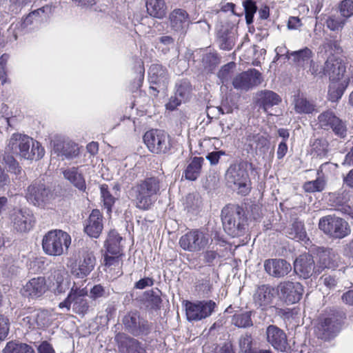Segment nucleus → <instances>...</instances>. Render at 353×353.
I'll use <instances>...</instances> for the list:
<instances>
[{"instance_id": "15", "label": "nucleus", "mask_w": 353, "mask_h": 353, "mask_svg": "<svg viewBox=\"0 0 353 353\" xmlns=\"http://www.w3.org/2000/svg\"><path fill=\"white\" fill-rule=\"evenodd\" d=\"M125 329L134 336L147 335L151 330L148 321L141 318L137 312H130L123 319Z\"/></svg>"}, {"instance_id": "5", "label": "nucleus", "mask_w": 353, "mask_h": 353, "mask_svg": "<svg viewBox=\"0 0 353 353\" xmlns=\"http://www.w3.org/2000/svg\"><path fill=\"white\" fill-rule=\"evenodd\" d=\"M18 321L27 330L44 329L51 325L52 316L48 310L28 307L20 311Z\"/></svg>"}, {"instance_id": "9", "label": "nucleus", "mask_w": 353, "mask_h": 353, "mask_svg": "<svg viewBox=\"0 0 353 353\" xmlns=\"http://www.w3.org/2000/svg\"><path fill=\"white\" fill-rule=\"evenodd\" d=\"M211 240L210 234L203 229H193L181 236L179 245L185 251L198 252L203 250Z\"/></svg>"}, {"instance_id": "21", "label": "nucleus", "mask_w": 353, "mask_h": 353, "mask_svg": "<svg viewBox=\"0 0 353 353\" xmlns=\"http://www.w3.org/2000/svg\"><path fill=\"white\" fill-rule=\"evenodd\" d=\"M148 74L150 89L157 92L165 90L169 82L168 71L165 68L159 64H153L149 69Z\"/></svg>"}, {"instance_id": "32", "label": "nucleus", "mask_w": 353, "mask_h": 353, "mask_svg": "<svg viewBox=\"0 0 353 353\" xmlns=\"http://www.w3.org/2000/svg\"><path fill=\"white\" fill-rule=\"evenodd\" d=\"M255 102L257 105L263 109L265 112L281 102V97L275 92L271 90H261L256 93L254 97Z\"/></svg>"}, {"instance_id": "30", "label": "nucleus", "mask_w": 353, "mask_h": 353, "mask_svg": "<svg viewBox=\"0 0 353 353\" xmlns=\"http://www.w3.org/2000/svg\"><path fill=\"white\" fill-rule=\"evenodd\" d=\"M46 290L47 285L45 278L38 276L26 283L22 289V294L25 296L34 299L42 296Z\"/></svg>"}, {"instance_id": "60", "label": "nucleus", "mask_w": 353, "mask_h": 353, "mask_svg": "<svg viewBox=\"0 0 353 353\" xmlns=\"http://www.w3.org/2000/svg\"><path fill=\"white\" fill-rule=\"evenodd\" d=\"M105 289L101 285H95L90 290V297L93 300L106 296Z\"/></svg>"}, {"instance_id": "18", "label": "nucleus", "mask_w": 353, "mask_h": 353, "mask_svg": "<svg viewBox=\"0 0 353 353\" xmlns=\"http://www.w3.org/2000/svg\"><path fill=\"white\" fill-rule=\"evenodd\" d=\"M340 330V323L334 314L321 319L316 327L315 334L322 340L334 338Z\"/></svg>"}, {"instance_id": "52", "label": "nucleus", "mask_w": 353, "mask_h": 353, "mask_svg": "<svg viewBox=\"0 0 353 353\" xmlns=\"http://www.w3.org/2000/svg\"><path fill=\"white\" fill-rule=\"evenodd\" d=\"M328 144L324 139H316L312 145V152L316 156L324 157L327 152Z\"/></svg>"}, {"instance_id": "24", "label": "nucleus", "mask_w": 353, "mask_h": 353, "mask_svg": "<svg viewBox=\"0 0 353 353\" xmlns=\"http://www.w3.org/2000/svg\"><path fill=\"white\" fill-rule=\"evenodd\" d=\"M262 81L261 74L255 69L248 70L236 76L232 84L236 89L248 90Z\"/></svg>"}, {"instance_id": "25", "label": "nucleus", "mask_w": 353, "mask_h": 353, "mask_svg": "<svg viewBox=\"0 0 353 353\" xmlns=\"http://www.w3.org/2000/svg\"><path fill=\"white\" fill-rule=\"evenodd\" d=\"M265 271L274 278H283L292 270L290 263L283 259H270L264 261Z\"/></svg>"}, {"instance_id": "2", "label": "nucleus", "mask_w": 353, "mask_h": 353, "mask_svg": "<svg viewBox=\"0 0 353 353\" xmlns=\"http://www.w3.org/2000/svg\"><path fill=\"white\" fill-rule=\"evenodd\" d=\"M342 49L338 41L326 39L321 46V53H324L327 60L323 68V74L328 75L330 81L344 79L346 67L343 61L336 55L340 54Z\"/></svg>"}, {"instance_id": "59", "label": "nucleus", "mask_w": 353, "mask_h": 353, "mask_svg": "<svg viewBox=\"0 0 353 353\" xmlns=\"http://www.w3.org/2000/svg\"><path fill=\"white\" fill-rule=\"evenodd\" d=\"M120 256L121 253L119 254H110L107 252L104 256L105 265L108 267L112 265L119 267L121 264Z\"/></svg>"}, {"instance_id": "7", "label": "nucleus", "mask_w": 353, "mask_h": 353, "mask_svg": "<svg viewBox=\"0 0 353 353\" xmlns=\"http://www.w3.org/2000/svg\"><path fill=\"white\" fill-rule=\"evenodd\" d=\"M88 294L86 288H81L74 283L67 297L59 304V307L61 309L65 308L68 312L72 308L74 313L84 316L90 307L89 301L85 298Z\"/></svg>"}, {"instance_id": "10", "label": "nucleus", "mask_w": 353, "mask_h": 353, "mask_svg": "<svg viewBox=\"0 0 353 353\" xmlns=\"http://www.w3.org/2000/svg\"><path fill=\"white\" fill-rule=\"evenodd\" d=\"M319 228L333 239H343L351 232L348 223L342 218L328 215L319 220Z\"/></svg>"}, {"instance_id": "35", "label": "nucleus", "mask_w": 353, "mask_h": 353, "mask_svg": "<svg viewBox=\"0 0 353 353\" xmlns=\"http://www.w3.org/2000/svg\"><path fill=\"white\" fill-rule=\"evenodd\" d=\"M289 59L292 61L299 67L303 68H307L310 63H312V52L308 48H305L300 50L288 52L287 55Z\"/></svg>"}, {"instance_id": "57", "label": "nucleus", "mask_w": 353, "mask_h": 353, "mask_svg": "<svg viewBox=\"0 0 353 353\" xmlns=\"http://www.w3.org/2000/svg\"><path fill=\"white\" fill-rule=\"evenodd\" d=\"M234 63H230L227 65H225L222 68L219 70L218 73V77L221 81L223 84H226L228 81L230 79L232 74L231 69L233 68Z\"/></svg>"}, {"instance_id": "33", "label": "nucleus", "mask_w": 353, "mask_h": 353, "mask_svg": "<svg viewBox=\"0 0 353 353\" xmlns=\"http://www.w3.org/2000/svg\"><path fill=\"white\" fill-rule=\"evenodd\" d=\"M326 165L322 164L317 170V177L315 180L309 181L304 183L303 189L307 193H315L323 192L327 185V179L323 172V167Z\"/></svg>"}, {"instance_id": "38", "label": "nucleus", "mask_w": 353, "mask_h": 353, "mask_svg": "<svg viewBox=\"0 0 353 353\" xmlns=\"http://www.w3.org/2000/svg\"><path fill=\"white\" fill-rule=\"evenodd\" d=\"M148 13L153 17L162 19L166 14V5L164 0H146Z\"/></svg>"}, {"instance_id": "14", "label": "nucleus", "mask_w": 353, "mask_h": 353, "mask_svg": "<svg viewBox=\"0 0 353 353\" xmlns=\"http://www.w3.org/2000/svg\"><path fill=\"white\" fill-rule=\"evenodd\" d=\"M216 305L212 300L196 302L188 301L185 304L187 319L189 321H201L209 317Z\"/></svg>"}, {"instance_id": "45", "label": "nucleus", "mask_w": 353, "mask_h": 353, "mask_svg": "<svg viewBox=\"0 0 353 353\" xmlns=\"http://www.w3.org/2000/svg\"><path fill=\"white\" fill-rule=\"evenodd\" d=\"M57 150H60L59 155L64 157L65 159H71L79 155V150L78 145L71 141L64 142L60 148L59 144L56 146Z\"/></svg>"}, {"instance_id": "62", "label": "nucleus", "mask_w": 353, "mask_h": 353, "mask_svg": "<svg viewBox=\"0 0 353 353\" xmlns=\"http://www.w3.org/2000/svg\"><path fill=\"white\" fill-rule=\"evenodd\" d=\"M213 351L214 353H234L232 344L230 342H225L222 345H216Z\"/></svg>"}, {"instance_id": "41", "label": "nucleus", "mask_w": 353, "mask_h": 353, "mask_svg": "<svg viewBox=\"0 0 353 353\" xmlns=\"http://www.w3.org/2000/svg\"><path fill=\"white\" fill-rule=\"evenodd\" d=\"M51 12V8L48 6H43L41 8H39L33 12H30L23 21L21 23V26L23 28H27L28 26L33 23L34 21L36 22H40L43 19L46 18V16L43 17L44 14H48Z\"/></svg>"}, {"instance_id": "29", "label": "nucleus", "mask_w": 353, "mask_h": 353, "mask_svg": "<svg viewBox=\"0 0 353 353\" xmlns=\"http://www.w3.org/2000/svg\"><path fill=\"white\" fill-rule=\"evenodd\" d=\"M318 268L321 271L323 269H335L340 264L341 257L339 254L330 248H321L318 252Z\"/></svg>"}, {"instance_id": "63", "label": "nucleus", "mask_w": 353, "mask_h": 353, "mask_svg": "<svg viewBox=\"0 0 353 353\" xmlns=\"http://www.w3.org/2000/svg\"><path fill=\"white\" fill-rule=\"evenodd\" d=\"M225 155V152L223 150L214 151L208 153L206 159L210 161L211 165H216L221 157Z\"/></svg>"}, {"instance_id": "27", "label": "nucleus", "mask_w": 353, "mask_h": 353, "mask_svg": "<svg viewBox=\"0 0 353 353\" xmlns=\"http://www.w3.org/2000/svg\"><path fill=\"white\" fill-rule=\"evenodd\" d=\"M115 340L120 353H145V349L141 342L125 334H118Z\"/></svg>"}, {"instance_id": "42", "label": "nucleus", "mask_w": 353, "mask_h": 353, "mask_svg": "<svg viewBox=\"0 0 353 353\" xmlns=\"http://www.w3.org/2000/svg\"><path fill=\"white\" fill-rule=\"evenodd\" d=\"M217 39L221 49L230 50L234 45V33L227 29L220 30L217 33Z\"/></svg>"}, {"instance_id": "22", "label": "nucleus", "mask_w": 353, "mask_h": 353, "mask_svg": "<svg viewBox=\"0 0 353 353\" xmlns=\"http://www.w3.org/2000/svg\"><path fill=\"white\" fill-rule=\"evenodd\" d=\"M51 290L55 294L65 292L70 285V278L67 271L63 268H59L52 272L48 277Z\"/></svg>"}, {"instance_id": "31", "label": "nucleus", "mask_w": 353, "mask_h": 353, "mask_svg": "<svg viewBox=\"0 0 353 353\" xmlns=\"http://www.w3.org/2000/svg\"><path fill=\"white\" fill-rule=\"evenodd\" d=\"M32 215L27 210H15L11 214L14 228L19 232L30 230L32 225Z\"/></svg>"}, {"instance_id": "43", "label": "nucleus", "mask_w": 353, "mask_h": 353, "mask_svg": "<svg viewBox=\"0 0 353 353\" xmlns=\"http://www.w3.org/2000/svg\"><path fill=\"white\" fill-rule=\"evenodd\" d=\"M121 239L122 238L117 232L115 230L110 231L105 241L107 252L110 254H119L121 253L120 242Z\"/></svg>"}, {"instance_id": "36", "label": "nucleus", "mask_w": 353, "mask_h": 353, "mask_svg": "<svg viewBox=\"0 0 353 353\" xmlns=\"http://www.w3.org/2000/svg\"><path fill=\"white\" fill-rule=\"evenodd\" d=\"M285 233L288 238L296 241L306 243L309 241L303 223L298 220L294 221L286 228Z\"/></svg>"}, {"instance_id": "3", "label": "nucleus", "mask_w": 353, "mask_h": 353, "mask_svg": "<svg viewBox=\"0 0 353 353\" xmlns=\"http://www.w3.org/2000/svg\"><path fill=\"white\" fill-rule=\"evenodd\" d=\"M6 152L19 155L25 159H39L43 156L44 150L39 142H33L29 137L13 134L9 140Z\"/></svg>"}, {"instance_id": "49", "label": "nucleus", "mask_w": 353, "mask_h": 353, "mask_svg": "<svg viewBox=\"0 0 353 353\" xmlns=\"http://www.w3.org/2000/svg\"><path fill=\"white\" fill-rule=\"evenodd\" d=\"M101 194L103 201V205L107 209V212H111L112 207L113 206L116 199L110 193L107 185H102L101 186Z\"/></svg>"}, {"instance_id": "40", "label": "nucleus", "mask_w": 353, "mask_h": 353, "mask_svg": "<svg viewBox=\"0 0 353 353\" xmlns=\"http://www.w3.org/2000/svg\"><path fill=\"white\" fill-rule=\"evenodd\" d=\"M294 110L297 114H310L314 110V105L303 95H294Z\"/></svg>"}, {"instance_id": "8", "label": "nucleus", "mask_w": 353, "mask_h": 353, "mask_svg": "<svg viewBox=\"0 0 353 353\" xmlns=\"http://www.w3.org/2000/svg\"><path fill=\"white\" fill-rule=\"evenodd\" d=\"M227 183L234 185L239 194L246 195L251 189V182L247 170V163L241 162L230 165L225 174Z\"/></svg>"}, {"instance_id": "50", "label": "nucleus", "mask_w": 353, "mask_h": 353, "mask_svg": "<svg viewBox=\"0 0 353 353\" xmlns=\"http://www.w3.org/2000/svg\"><path fill=\"white\" fill-rule=\"evenodd\" d=\"M239 346L241 353H254L256 351L252 349V337L248 334L241 336Z\"/></svg>"}, {"instance_id": "56", "label": "nucleus", "mask_w": 353, "mask_h": 353, "mask_svg": "<svg viewBox=\"0 0 353 353\" xmlns=\"http://www.w3.org/2000/svg\"><path fill=\"white\" fill-rule=\"evenodd\" d=\"M340 14L346 19L353 15V1L343 0L339 6Z\"/></svg>"}, {"instance_id": "47", "label": "nucleus", "mask_w": 353, "mask_h": 353, "mask_svg": "<svg viewBox=\"0 0 353 353\" xmlns=\"http://www.w3.org/2000/svg\"><path fill=\"white\" fill-rule=\"evenodd\" d=\"M191 90L190 82L187 80H183L176 85L175 94L185 103L190 99Z\"/></svg>"}, {"instance_id": "26", "label": "nucleus", "mask_w": 353, "mask_h": 353, "mask_svg": "<svg viewBox=\"0 0 353 353\" xmlns=\"http://www.w3.org/2000/svg\"><path fill=\"white\" fill-rule=\"evenodd\" d=\"M267 341L275 349L285 352L288 347V339L284 331L276 325H270L266 329Z\"/></svg>"}, {"instance_id": "48", "label": "nucleus", "mask_w": 353, "mask_h": 353, "mask_svg": "<svg viewBox=\"0 0 353 353\" xmlns=\"http://www.w3.org/2000/svg\"><path fill=\"white\" fill-rule=\"evenodd\" d=\"M232 324L239 327L245 328L253 325L251 312H245L240 314H235L232 320Z\"/></svg>"}, {"instance_id": "58", "label": "nucleus", "mask_w": 353, "mask_h": 353, "mask_svg": "<svg viewBox=\"0 0 353 353\" xmlns=\"http://www.w3.org/2000/svg\"><path fill=\"white\" fill-rule=\"evenodd\" d=\"M33 0H9V11L13 14H17L21 9L31 3Z\"/></svg>"}, {"instance_id": "53", "label": "nucleus", "mask_w": 353, "mask_h": 353, "mask_svg": "<svg viewBox=\"0 0 353 353\" xmlns=\"http://www.w3.org/2000/svg\"><path fill=\"white\" fill-rule=\"evenodd\" d=\"M203 65L208 71H212L219 63L217 56L214 53H207L202 59Z\"/></svg>"}, {"instance_id": "17", "label": "nucleus", "mask_w": 353, "mask_h": 353, "mask_svg": "<svg viewBox=\"0 0 353 353\" xmlns=\"http://www.w3.org/2000/svg\"><path fill=\"white\" fill-rule=\"evenodd\" d=\"M277 292L281 299L288 304L299 302L303 293V287L299 282L282 281L277 285Z\"/></svg>"}, {"instance_id": "20", "label": "nucleus", "mask_w": 353, "mask_h": 353, "mask_svg": "<svg viewBox=\"0 0 353 353\" xmlns=\"http://www.w3.org/2000/svg\"><path fill=\"white\" fill-rule=\"evenodd\" d=\"M96 259L92 250L83 249L77 268H72L71 273L76 277L83 279L87 276L94 269Z\"/></svg>"}, {"instance_id": "46", "label": "nucleus", "mask_w": 353, "mask_h": 353, "mask_svg": "<svg viewBox=\"0 0 353 353\" xmlns=\"http://www.w3.org/2000/svg\"><path fill=\"white\" fill-rule=\"evenodd\" d=\"M3 353H35L34 349L22 343L10 341L3 349Z\"/></svg>"}, {"instance_id": "11", "label": "nucleus", "mask_w": 353, "mask_h": 353, "mask_svg": "<svg viewBox=\"0 0 353 353\" xmlns=\"http://www.w3.org/2000/svg\"><path fill=\"white\" fill-rule=\"evenodd\" d=\"M143 141L148 150L155 154H165L172 146L169 134L161 130L147 131L143 136Z\"/></svg>"}, {"instance_id": "37", "label": "nucleus", "mask_w": 353, "mask_h": 353, "mask_svg": "<svg viewBox=\"0 0 353 353\" xmlns=\"http://www.w3.org/2000/svg\"><path fill=\"white\" fill-rule=\"evenodd\" d=\"M63 176L80 190L85 189V181L79 168L76 167L68 168L63 171Z\"/></svg>"}, {"instance_id": "4", "label": "nucleus", "mask_w": 353, "mask_h": 353, "mask_svg": "<svg viewBox=\"0 0 353 353\" xmlns=\"http://www.w3.org/2000/svg\"><path fill=\"white\" fill-rule=\"evenodd\" d=\"M221 220L224 230L230 236H239L244 232L247 219L241 207L226 205L221 211Z\"/></svg>"}, {"instance_id": "28", "label": "nucleus", "mask_w": 353, "mask_h": 353, "mask_svg": "<svg viewBox=\"0 0 353 353\" xmlns=\"http://www.w3.org/2000/svg\"><path fill=\"white\" fill-rule=\"evenodd\" d=\"M103 216L99 210H93L84 223V232L90 237L98 238L103 230Z\"/></svg>"}, {"instance_id": "1", "label": "nucleus", "mask_w": 353, "mask_h": 353, "mask_svg": "<svg viewBox=\"0 0 353 353\" xmlns=\"http://www.w3.org/2000/svg\"><path fill=\"white\" fill-rule=\"evenodd\" d=\"M161 182L157 177H147L140 180L130 189L129 194L136 208L141 210H148L159 194Z\"/></svg>"}, {"instance_id": "16", "label": "nucleus", "mask_w": 353, "mask_h": 353, "mask_svg": "<svg viewBox=\"0 0 353 353\" xmlns=\"http://www.w3.org/2000/svg\"><path fill=\"white\" fill-rule=\"evenodd\" d=\"M275 298V289L268 284H263L256 288L252 295V301L256 309L265 311L272 307Z\"/></svg>"}, {"instance_id": "34", "label": "nucleus", "mask_w": 353, "mask_h": 353, "mask_svg": "<svg viewBox=\"0 0 353 353\" xmlns=\"http://www.w3.org/2000/svg\"><path fill=\"white\" fill-rule=\"evenodd\" d=\"M350 79L348 77H344V79L330 81L328 89V98L332 102L340 99L345 90L349 85Z\"/></svg>"}, {"instance_id": "64", "label": "nucleus", "mask_w": 353, "mask_h": 353, "mask_svg": "<svg viewBox=\"0 0 353 353\" xmlns=\"http://www.w3.org/2000/svg\"><path fill=\"white\" fill-rule=\"evenodd\" d=\"M38 353H55L52 345L48 341H42L37 347Z\"/></svg>"}, {"instance_id": "19", "label": "nucleus", "mask_w": 353, "mask_h": 353, "mask_svg": "<svg viewBox=\"0 0 353 353\" xmlns=\"http://www.w3.org/2000/svg\"><path fill=\"white\" fill-rule=\"evenodd\" d=\"M294 270L296 274L303 279H307L314 274H319L321 272L318 266L309 254H303L296 259L294 263Z\"/></svg>"}, {"instance_id": "39", "label": "nucleus", "mask_w": 353, "mask_h": 353, "mask_svg": "<svg viewBox=\"0 0 353 353\" xmlns=\"http://www.w3.org/2000/svg\"><path fill=\"white\" fill-rule=\"evenodd\" d=\"M203 161L202 157H194L185 170V178L189 181H195L201 174Z\"/></svg>"}, {"instance_id": "12", "label": "nucleus", "mask_w": 353, "mask_h": 353, "mask_svg": "<svg viewBox=\"0 0 353 353\" xmlns=\"http://www.w3.org/2000/svg\"><path fill=\"white\" fill-rule=\"evenodd\" d=\"M26 198L28 203L44 208L52 202L54 196L52 191L45 184L34 182L28 187Z\"/></svg>"}, {"instance_id": "13", "label": "nucleus", "mask_w": 353, "mask_h": 353, "mask_svg": "<svg viewBox=\"0 0 353 353\" xmlns=\"http://www.w3.org/2000/svg\"><path fill=\"white\" fill-rule=\"evenodd\" d=\"M319 128L324 130H332L335 135L344 138L347 135V127L345 122L332 111L327 110L318 117Z\"/></svg>"}, {"instance_id": "6", "label": "nucleus", "mask_w": 353, "mask_h": 353, "mask_svg": "<svg viewBox=\"0 0 353 353\" xmlns=\"http://www.w3.org/2000/svg\"><path fill=\"white\" fill-rule=\"evenodd\" d=\"M71 243L70 236L60 230L49 231L43 238L44 252L50 256H61L67 252Z\"/></svg>"}, {"instance_id": "54", "label": "nucleus", "mask_w": 353, "mask_h": 353, "mask_svg": "<svg viewBox=\"0 0 353 353\" xmlns=\"http://www.w3.org/2000/svg\"><path fill=\"white\" fill-rule=\"evenodd\" d=\"M5 164L8 166L10 172L14 173L15 174H20L21 169L19 166L18 162L15 160L12 155L6 154L3 159Z\"/></svg>"}, {"instance_id": "51", "label": "nucleus", "mask_w": 353, "mask_h": 353, "mask_svg": "<svg viewBox=\"0 0 353 353\" xmlns=\"http://www.w3.org/2000/svg\"><path fill=\"white\" fill-rule=\"evenodd\" d=\"M244 11L245 14V19L248 24L253 22L254 15L256 12L257 7L253 0H246L243 2Z\"/></svg>"}, {"instance_id": "55", "label": "nucleus", "mask_w": 353, "mask_h": 353, "mask_svg": "<svg viewBox=\"0 0 353 353\" xmlns=\"http://www.w3.org/2000/svg\"><path fill=\"white\" fill-rule=\"evenodd\" d=\"M161 303V299L158 294H156L154 292H151L147 294L145 304L148 307L157 310L160 307Z\"/></svg>"}, {"instance_id": "23", "label": "nucleus", "mask_w": 353, "mask_h": 353, "mask_svg": "<svg viewBox=\"0 0 353 353\" xmlns=\"http://www.w3.org/2000/svg\"><path fill=\"white\" fill-rule=\"evenodd\" d=\"M171 29L179 34L185 35L191 23L188 13L183 9H174L169 15Z\"/></svg>"}, {"instance_id": "61", "label": "nucleus", "mask_w": 353, "mask_h": 353, "mask_svg": "<svg viewBox=\"0 0 353 353\" xmlns=\"http://www.w3.org/2000/svg\"><path fill=\"white\" fill-rule=\"evenodd\" d=\"M9 320L3 315H0V340H3L8 334Z\"/></svg>"}, {"instance_id": "44", "label": "nucleus", "mask_w": 353, "mask_h": 353, "mask_svg": "<svg viewBox=\"0 0 353 353\" xmlns=\"http://www.w3.org/2000/svg\"><path fill=\"white\" fill-rule=\"evenodd\" d=\"M346 20L340 13L332 14L327 16L325 25L330 30L339 32L343 28Z\"/></svg>"}]
</instances>
